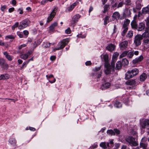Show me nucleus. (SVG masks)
<instances>
[{
	"mask_svg": "<svg viewBox=\"0 0 149 149\" xmlns=\"http://www.w3.org/2000/svg\"><path fill=\"white\" fill-rule=\"evenodd\" d=\"M31 54L30 52L29 51H28L25 54L21 55L20 57L21 58L24 60H26L28 58V56L30 55Z\"/></svg>",
	"mask_w": 149,
	"mask_h": 149,
	"instance_id": "16",
	"label": "nucleus"
},
{
	"mask_svg": "<svg viewBox=\"0 0 149 149\" xmlns=\"http://www.w3.org/2000/svg\"><path fill=\"white\" fill-rule=\"evenodd\" d=\"M112 62L111 63V68L113 69V70L114 69V68L115 67V64L114 63L116 61H114V60H112Z\"/></svg>",
	"mask_w": 149,
	"mask_h": 149,
	"instance_id": "47",
	"label": "nucleus"
},
{
	"mask_svg": "<svg viewBox=\"0 0 149 149\" xmlns=\"http://www.w3.org/2000/svg\"><path fill=\"white\" fill-rule=\"evenodd\" d=\"M149 30H148L147 27H146L145 32L141 35L142 38H149Z\"/></svg>",
	"mask_w": 149,
	"mask_h": 149,
	"instance_id": "19",
	"label": "nucleus"
},
{
	"mask_svg": "<svg viewBox=\"0 0 149 149\" xmlns=\"http://www.w3.org/2000/svg\"><path fill=\"white\" fill-rule=\"evenodd\" d=\"M145 21L146 22V27H147L148 30H149V15L147 17L146 19H145Z\"/></svg>",
	"mask_w": 149,
	"mask_h": 149,
	"instance_id": "36",
	"label": "nucleus"
},
{
	"mask_svg": "<svg viewBox=\"0 0 149 149\" xmlns=\"http://www.w3.org/2000/svg\"><path fill=\"white\" fill-rule=\"evenodd\" d=\"M86 35V34L82 35L81 33L77 35V36L78 37L81 38H85Z\"/></svg>",
	"mask_w": 149,
	"mask_h": 149,
	"instance_id": "46",
	"label": "nucleus"
},
{
	"mask_svg": "<svg viewBox=\"0 0 149 149\" xmlns=\"http://www.w3.org/2000/svg\"><path fill=\"white\" fill-rule=\"evenodd\" d=\"M109 17L108 16H106L104 18V25H106L108 22H109Z\"/></svg>",
	"mask_w": 149,
	"mask_h": 149,
	"instance_id": "40",
	"label": "nucleus"
},
{
	"mask_svg": "<svg viewBox=\"0 0 149 149\" xmlns=\"http://www.w3.org/2000/svg\"><path fill=\"white\" fill-rule=\"evenodd\" d=\"M1 68L3 70H7L9 67V66L6 61L0 65Z\"/></svg>",
	"mask_w": 149,
	"mask_h": 149,
	"instance_id": "20",
	"label": "nucleus"
},
{
	"mask_svg": "<svg viewBox=\"0 0 149 149\" xmlns=\"http://www.w3.org/2000/svg\"><path fill=\"white\" fill-rule=\"evenodd\" d=\"M134 55V52H128L127 55V57L129 58H132Z\"/></svg>",
	"mask_w": 149,
	"mask_h": 149,
	"instance_id": "39",
	"label": "nucleus"
},
{
	"mask_svg": "<svg viewBox=\"0 0 149 149\" xmlns=\"http://www.w3.org/2000/svg\"><path fill=\"white\" fill-rule=\"evenodd\" d=\"M115 47V45L111 44L107 45L106 48L109 51L111 52L114 50Z\"/></svg>",
	"mask_w": 149,
	"mask_h": 149,
	"instance_id": "11",
	"label": "nucleus"
},
{
	"mask_svg": "<svg viewBox=\"0 0 149 149\" xmlns=\"http://www.w3.org/2000/svg\"><path fill=\"white\" fill-rule=\"evenodd\" d=\"M10 78V76L8 74H1L0 76V80L7 79Z\"/></svg>",
	"mask_w": 149,
	"mask_h": 149,
	"instance_id": "24",
	"label": "nucleus"
},
{
	"mask_svg": "<svg viewBox=\"0 0 149 149\" xmlns=\"http://www.w3.org/2000/svg\"><path fill=\"white\" fill-rule=\"evenodd\" d=\"M107 133L109 134L111 136L115 135V133L114 132V131L112 130H108L107 131Z\"/></svg>",
	"mask_w": 149,
	"mask_h": 149,
	"instance_id": "38",
	"label": "nucleus"
},
{
	"mask_svg": "<svg viewBox=\"0 0 149 149\" xmlns=\"http://www.w3.org/2000/svg\"><path fill=\"white\" fill-rule=\"evenodd\" d=\"M131 70L128 71L125 74V78L126 79H128L134 77Z\"/></svg>",
	"mask_w": 149,
	"mask_h": 149,
	"instance_id": "13",
	"label": "nucleus"
},
{
	"mask_svg": "<svg viewBox=\"0 0 149 149\" xmlns=\"http://www.w3.org/2000/svg\"><path fill=\"white\" fill-rule=\"evenodd\" d=\"M69 41V40L68 38L63 39L58 43V47L53 49V51L55 52L56 50H60L63 48L68 43Z\"/></svg>",
	"mask_w": 149,
	"mask_h": 149,
	"instance_id": "1",
	"label": "nucleus"
},
{
	"mask_svg": "<svg viewBox=\"0 0 149 149\" xmlns=\"http://www.w3.org/2000/svg\"><path fill=\"white\" fill-rule=\"evenodd\" d=\"M6 38H8L10 39H13L14 38V37L12 35H8L6 36Z\"/></svg>",
	"mask_w": 149,
	"mask_h": 149,
	"instance_id": "51",
	"label": "nucleus"
},
{
	"mask_svg": "<svg viewBox=\"0 0 149 149\" xmlns=\"http://www.w3.org/2000/svg\"><path fill=\"white\" fill-rule=\"evenodd\" d=\"M9 142L13 146L16 145L17 141L15 138H10L9 140Z\"/></svg>",
	"mask_w": 149,
	"mask_h": 149,
	"instance_id": "17",
	"label": "nucleus"
},
{
	"mask_svg": "<svg viewBox=\"0 0 149 149\" xmlns=\"http://www.w3.org/2000/svg\"><path fill=\"white\" fill-rule=\"evenodd\" d=\"M112 17L115 19H119L120 17L119 13L117 12H115L113 13Z\"/></svg>",
	"mask_w": 149,
	"mask_h": 149,
	"instance_id": "29",
	"label": "nucleus"
},
{
	"mask_svg": "<svg viewBox=\"0 0 149 149\" xmlns=\"http://www.w3.org/2000/svg\"><path fill=\"white\" fill-rule=\"evenodd\" d=\"M131 71L133 74L132 75H133L134 77L138 74L139 72V70L136 68L132 69Z\"/></svg>",
	"mask_w": 149,
	"mask_h": 149,
	"instance_id": "30",
	"label": "nucleus"
},
{
	"mask_svg": "<svg viewBox=\"0 0 149 149\" xmlns=\"http://www.w3.org/2000/svg\"><path fill=\"white\" fill-rule=\"evenodd\" d=\"M56 56H51L50 58V59L51 61H53L54 60L56 59Z\"/></svg>",
	"mask_w": 149,
	"mask_h": 149,
	"instance_id": "59",
	"label": "nucleus"
},
{
	"mask_svg": "<svg viewBox=\"0 0 149 149\" xmlns=\"http://www.w3.org/2000/svg\"><path fill=\"white\" fill-rule=\"evenodd\" d=\"M147 75L145 73H143L140 76V79L141 81H144L147 78Z\"/></svg>",
	"mask_w": 149,
	"mask_h": 149,
	"instance_id": "23",
	"label": "nucleus"
},
{
	"mask_svg": "<svg viewBox=\"0 0 149 149\" xmlns=\"http://www.w3.org/2000/svg\"><path fill=\"white\" fill-rule=\"evenodd\" d=\"M127 85H133L136 84V81L133 80H130L126 82Z\"/></svg>",
	"mask_w": 149,
	"mask_h": 149,
	"instance_id": "31",
	"label": "nucleus"
},
{
	"mask_svg": "<svg viewBox=\"0 0 149 149\" xmlns=\"http://www.w3.org/2000/svg\"><path fill=\"white\" fill-rule=\"evenodd\" d=\"M71 31L70 28H68L65 31V33L68 34H70L71 32Z\"/></svg>",
	"mask_w": 149,
	"mask_h": 149,
	"instance_id": "54",
	"label": "nucleus"
},
{
	"mask_svg": "<svg viewBox=\"0 0 149 149\" xmlns=\"http://www.w3.org/2000/svg\"><path fill=\"white\" fill-rule=\"evenodd\" d=\"M124 28V30L123 31V32L122 33V35L123 36H124L125 34L127 32V30H128V27H123Z\"/></svg>",
	"mask_w": 149,
	"mask_h": 149,
	"instance_id": "43",
	"label": "nucleus"
},
{
	"mask_svg": "<svg viewBox=\"0 0 149 149\" xmlns=\"http://www.w3.org/2000/svg\"><path fill=\"white\" fill-rule=\"evenodd\" d=\"M119 53L118 52L114 53L112 56V59L114 60V61H116V58L119 56Z\"/></svg>",
	"mask_w": 149,
	"mask_h": 149,
	"instance_id": "35",
	"label": "nucleus"
},
{
	"mask_svg": "<svg viewBox=\"0 0 149 149\" xmlns=\"http://www.w3.org/2000/svg\"><path fill=\"white\" fill-rule=\"evenodd\" d=\"M143 59V56L141 55L139 57L133 59L132 61V63L134 64L139 63Z\"/></svg>",
	"mask_w": 149,
	"mask_h": 149,
	"instance_id": "8",
	"label": "nucleus"
},
{
	"mask_svg": "<svg viewBox=\"0 0 149 149\" xmlns=\"http://www.w3.org/2000/svg\"><path fill=\"white\" fill-rule=\"evenodd\" d=\"M14 9L15 8L13 7L10 8L8 9V12L9 13H11L14 10Z\"/></svg>",
	"mask_w": 149,
	"mask_h": 149,
	"instance_id": "60",
	"label": "nucleus"
},
{
	"mask_svg": "<svg viewBox=\"0 0 149 149\" xmlns=\"http://www.w3.org/2000/svg\"><path fill=\"white\" fill-rule=\"evenodd\" d=\"M125 141L131 146H136L138 145V143L135 141V139L132 136L126 137L125 139Z\"/></svg>",
	"mask_w": 149,
	"mask_h": 149,
	"instance_id": "2",
	"label": "nucleus"
},
{
	"mask_svg": "<svg viewBox=\"0 0 149 149\" xmlns=\"http://www.w3.org/2000/svg\"><path fill=\"white\" fill-rule=\"evenodd\" d=\"M133 35V33L132 31H129L127 34V37L129 38H131Z\"/></svg>",
	"mask_w": 149,
	"mask_h": 149,
	"instance_id": "45",
	"label": "nucleus"
},
{
	"mask_svg": "<svg viewBox=\"0 0 149 149\" xmlns=\"http://www.w3.org/2000/svg\"><path fill=\"white\" fill-rule=\"evenodd\" d=\"M115 149H118L120 146V144L119 143H115Z\"/></svg>",
	"mask_w": 149,
	"mask_h": 149,
	"instance_id": "53",
	"label": "nucleus"
},
{
	"mask_svg": "<svg viewBox=\"0 0 149 149\" xmlns=\"http://www.w3.org/2000/svg\"><path fill=\"white\" fill-rule=\"evenodd\" d=\"M85 64L86 65H91V61H88L85 63Z\"/></svg>",
	"mask_w": 149,
	"mask_h": 149,
	"instance_id": "62",
	"label": "nucleus"
},
{
	"mask_svg": "<svg viewBox=\"0 0 149 149\" xmlns=\"http://www.w3.org/2000/svg\"><path fill=\"white\" fill-rule=\"evenodd\" d=\"M111 85L110 84L109 82H107L102 85L100 88L102 90L107 89L110 87Z\"/></svg>",
	"mask_w": 149,
	"mask_h": 149,
	"instance_id": "18",
	"label": "nucleus"
},
{
	"mask_svg": "<svg viewBox=\"0 0 149 149\" xmlns=\"http://www.w3.org/2000/svg\"><path fill=\"white\" fill-rule=\"evenodd\" d=\"M136 8L137 9V10H140L141 8V6L139 4H137L136 7Z\"/></svg>",
	"mask_w": 149,
	"mask_h": 149,
	"instance_id": "52",
	"label": "nucleus"
},
{
	"mask_svg": "<svg viewBox=\"0 0 149 149\" xmlns=\"http://www.w3.org/2000/svg\"><path fill=\"white\" fill-rule=\"evenodd\" d=\"M3 54L6 58L9 61H11L12 59V56L9 55L7 52H3Z\"/></svg>",
	"mask_w": 149,
	"mask_h": 149,
	"instance_id": "27",
	"label": "nucleus"
},
{
	"mask_svg": "<svg viewBox=\"0 0 149 149\" xmlns=\"http://www.w3.org/2000/svg\"><path fill=\"white\" fill-rule=\"evenodd\" d=\"M31 22L28 19H26L22 21L20 23L18 28L22 29L29 26Z\"/></svg>",
	"mask_w": 149,
	"mask_h": 149,
	"instance_id": "3",
	"label": "nucleus"
},
{
	"mask_svg": "<svg viewBox=\"0 0 149 149\" xmlns=\"http://www.w3.org/2000/svg\"><path fill=\"white\" fill-rule=\"evenodd\" d=\"M130 22V20L127 19H126V21L124 22L123 26V27H127L128 25L129 24Z\"/></svg>",
	"mask_w": 149,
	"mask_h": 149,
	"instance_id": "34",
	"label": "nucleus"
},
{
	"mask_svg": "<svg viewBox=\"0 0 149 149\" xmlns=\"http://www.w3.org/2000/svg\"><path fill=\"white\" fill-rule=\"evenodd\" d=\"M137 19V15L136 14L133 18V20L132 21L131 25L132 28L134 29H136L137 28V25L136 20Z\"/></svg>",
	"mask_w": 149,
	"mask_h": 149,
	"instance_id": "7",
	"label": "nucleus"
},
{
	"mask_svg": "<svg viewBox=\"0 0 149 149\" xmlns=\"http://www.w3.org/2000/svg\"><path fill=\"white\" fill-rule=\"evenodd\" d=\"M5 61L3 58H0V65Z\"/></svg>",
	"mask_w": 149,
	"mask_h": 149,
	"instance_id": "57",
	"label": "nucleus"
},
{
	"mask_svg": "<svg viewBox=\"0 0 149 149\" xmlns=\"http://www.w3.org/2000/svg\"><path fill=\"white\" fill-rule=\"evenodd\" d=\"M18 11L19 12V13L21 14H22L23 13L22 10L21 9H18Z\"/></svg>",
	"mask_w": 149,
	"mask_h": 149,
	"instance_id": "64",
	"label": "nucleus"
},
{
	"mask_svg": "<svg viewBox=\"0 0 149 149\" xmlns=\"http://www.w3.org/2000/svg\"><path fill=\"white\" fill-rule=\"evenodd\" d=\"M140 146L141 147L144 148L147 146V145L144 143H140Z\"/></svg>",
	"mask_w": 149,
	"mask_h": 149,
	"instance_id": "50",
	"label": "nucleus"
},
{
	"mask_svg": "<svg viewBox=\"0 0 149 149\" xmlns=\"http://www.w3.org/2000/svg\"><path fill=\"white\" fill-rule=\"evenodd\" d=\"M57 24L58 23L57 22H54L49 26V29L51 31L53 30L54 29V27L57 26Z\"/></svg>",
	"mask_w": 149,
	"mask_h": 149,
	"instance_id": "33",
	"label": "nucleus"
},
{
	"mask_svg": "<svg viewBox=\"0 0 149 149\" xmlns=\"http://www.w3.org/2000/svg\"><path fill=\"white\" fill-rule=\"evenodd\" d=\"M48 2L47 0H43L41 2V3L42 5H44L45 3Z\"/></svg>",
	"mask_w": 149,
	"mask_h": 149,
	"instance_id": "58",
	"label": "nucleus"
},
{
	"mask_svg": "<svg viewBox=\"0 0 149 149\" xmlns=\"http://www.w3.org/2000/svg\"><path fill=\"white\" fill-rule=\"evenodd\" d=\"M143 44L144 49H147L149 48V37L143 39Z\"/></svg>",
	"mask_w": 149,
	"mask_h": 149,
	"instance_id": "9",
	"label": "nucleus"
},
{
	"mask_svg": "<svg viewBox=\"0 0 149 149\" xmlns=\"http://www.w3.org/2000/svg\"><path fill=\"white\" fill-rule=\"evenodd\" d=\"M128 51H125L124 52L120 55V57L121 58H122L124 57H125L127 55L128 53Z\"/></svg>",
	"mask_w": 149,
	"mask_h": 149,
	"instance_id": "41",
	"label": "nucleus"
},
{
	"mask_svg": "<svg viewBox=\"0 0 149 149\" xmlns=\"http://www.w3.org/2000/svg\"><path fill=\"white\" fill-rule=\"evenodd\" d=\"M81 16L79 14H77L73 16L71 21H70L71 25L74 26L76 23L78 21V19L80 18Z\"/></svg>",
	"mask_w": 149,
	"mask_h": 149,
	"instance_id": "5",
	"label": "nucleus"
},
{
	"mask_svg": "<svg viewBox=\"0 0 149 149\" xmlns=\"http://www.w3.org/2000/svg\"><path fill=\"white\" fill-rule=\"evenodd\" d=\"M7 8V6L6 5L1 6V10L2 11H4Z\"/></svg>",
	"mask_w": 149,
	"mask_h": 149,
	"instance_id": "49",
	"label": "nucleus"
},
{
	"mask_svg": "<svg viewBox=\"0 0 149 149\" xmlns=\"http://www.w3.org/2000/svg\"><path fill=\"white\" fill-rule=\"evenodd\" d=\"M114 131L115 134L116 133L117 135L119 134L120 133V131L117 129H114Z\"/></svg>",
	"mask_w": 149,
	"mask_h": 149,
	"instance_id": "48",
	"label": "nucleus"
},
{
	"mask_svg": "<svg viewBox=\"0 0 149 149\" xmlns=\"http://www.w3.org/2000/svg\"><path fill=\"white\" fill-rule=\"evenodd\" d=\"M123 4V3L122 2H120L118 5L117 7L118 8H119L122 7Z\"/></svg>",
	"mask_w": 149,
	"mask_h": 149,
	"instance_id": "55",
	"label": "nucleus"
},
{
	"mask_svg": "<svg viewBox=\"0 0 149 149\" xmlns=\"http://www.w3.org/2000/svg\"><path fill=\"white\" fill-rule=\"evenodd\" d=\"M19 25V22H16L15 23L14 25L12 26L11 28L12 30H14L15 28L17 27Z\"/></svg>",
	"mask_w": 149,
	"mask_h": 149,
	"instance_id": "44",
	"label": "nucleus"
},
{
	"mask_svg": "<svg viewBox=\"0 0 149 149\" xmlns=\"http://www.w3.org/2000/svg\"><path fill=\"white\" fill-rule=\"evenodd\" d=\"M114 106L117 108H120L122 107V104L119 102L116 101L114 104Z\"/></svg>",
	"mask_w": 149,
	"mask_h": 149,
	"instance_id": "37",
	"label": "nucleus"
},
{
	"mask_svg": "<svg viewBox=\"0 0 149 149\" xmlns=\"http://www.w3.org/2000/svg\"><path fill=\"white\" fill-rule=\"evenodd\" d=\"M108 7L109 6L108 5H105L104 6V9L107 11Z\"/></svg>",
	"mask_w": 149,
	"mask_h": 149,
	"instance_id": "63",
	"label": "nucleus"
},
{
	"mask_svg": "<svg viewBox=\"0 0 149 149\" xmlns=\"http://www.w3.org/2000/svg\"><path fill=\"white\" fill-rule=\"evenodd\" d=\"M143 39L141 35L139 34L136 35L134 40V43L136 46L141 45V40Z\"/></svg>",
	"mask_w": 149,
	"mask_h": 149,
	"instance_id": "4",
	"label": "nucleus"
},
{
	"mask_svg": "<svg viewBox=\"0 0 149 149\" xmlns=\"http://www.w3.org/2000/svg\"><path fill=\"white\" fill-rule=\"evenodd\" d=\"M103 56V59L105 62V66L109 64L108 63V56L107 55L105 54L104 55H102L101 57L102 58V56Z\"/></svg>",
	"mask_w": 149,
	"mask_h": 149,
	"instance_id": "15",
	"label": "nucleus"
},
{
	"mask_svg": "<svg viewBox=\"0 0 149 149\" xmlns=\"http://www.w3.org/2000/svg\"><path fill=\"white\" fill-rule=\"evenodd\" d=\"M106 68V69L105 70L104 72L106 74H110L111 71V70H113L112 68H111L109 64H108L107 65L105 66Z\"/></svg>",
	"mask_w": 149,
	"mask_h": 149,
	"instance_id": "14",
	"label": "nucleus"
},
{
	"mask_svg": "<svg viewBox=\"0 0 149 149\" xmlns=\"http://www.w3.org/2000/svg\"><path fill=\"white\" fill-rule=\"evenodd\" d=\"M122 67V63L121 61H119L117 62L116 64V68L117 70H119Z\"/></svg>",
	"mask_w": 149,
	"mask_h": 149,
	"instance_id": "32",
	"label": "nucleus"
},
{
	"mask_svg": "<svg viewBox=\"0 0 149 149\" xmlns=\"http://www.w3.org/2000/svg\"><path fill=\"white\" fill-rule=\"evenodd\" d=\"M57 11V8L56 7L54 8L50 14L49 16L47 18V23H48L52 20L53 18L54 17Z\"/></svg>",
	"mask_w": 149,
	"mask_h": 149,
	"instance_id": "6",
	"label": "nucleus"
},
{
	"mask_svg": "<svg viewBox=\"0 0 149 149\" xmlns=\"http://www.w3.org/2000/svg\"><path fill=\"white\" fill-rule=\"evenodd\" d=\"M149 120H148L146 119L142 121L141 124V127L144 128H145L147 125H148V122Z\"/></svg>",
	"mask_w": 149,
	"mask_h": 149,
	"instance_id": "21",
	"label": "nucleus"
},
{
	"mask_svg": "<svg viewBox=\"0 0 149 149\" xmlns=\"http://www.w3.org/2000/svg\"><path fill=\"white\" fill-rule=\"evenodd\" d=\"M145 24L144 23H140L139 25L138 30V31H141L145 29Z\"/></svg>",
	"mask_w": 149,
	"mask_h": 149,
	"instance_id": "22",
	"label": "nucleus"
},
{
	"mask_svg": "<svg viewBox=\"0 0 149 149\" xmlns=\"http://www.w3.org/2000/svg\"><path fill=\"white\" fill-rule=\"evenodd\" d=\"M124 14L126 17L129 16L131 14L130 10L128 8L125 9L124 11Z\"/></svg>",
	"mask_w": 149,
	"mask_h": 149,
	"instance_id": "26",
	"label": "nucleus"
},
{
	"mask_svg": "<svg viewBox=\"0 0 149 149\" xmlns=\"http://www.w3.org/2000/svg\"><path fill=\"white\" fill-rule=\"evenodd\" d=\"M142 13L144 14L149 13V7H146L143 8L142 9Z\"/></svg>",
	"mask_w": 149,
	"mask_h": 149,
	"instance_id": "28",
	"label": "nucleus"
},
{
	"mask_svg": "<svg viewBox=\"0 0 149 149\" xmlns=\"http://www.w3.org/2000/svg\"><path fill=\"white\" fill-rule=\"evenodd\" d=\"M129 62L128 60L125 58L123 59L122 60V64L125 65L128 64Z\"/></svg>",
	"mask_w": 149,
	"mask_h": 149,
	"instance_id": "42",
	"label": "nucleus"
},
{
	"mask_svg": "<svg viewBox=\"0 0 149 149\" xmlns=\"http://www.w3.org/2000/svg\"><path fill=\"white\" fill-rule=\"evenodd\" d=\"M26 46V45L25 44H22L18 47V49H21L22 48Z\"/></svg>",
	"mask_w": 149,
	"mask_h": 149,
	"instance_id": "56",
	"label": "nucleus"
},
{
	"mask_svg": "<svg viewBox=\"0 0 149 149\" xmlns=\"http://www.w3.org/2000/svg\"><path fill=\"white\" fill-rule=\"evenodd\" d=\"M78 2H75L73 3L69 7H68V10L69 11H71L74 8V6H75L77 4H78Z\"/></svg>",
	"mask_w": 149,
	"mask_h": 149,
	"instance_id": "25",
	"label": "nucleus"
},
{
	"mask_svg": "<svg viewBox=\"0 0 149 149\" xmlns=\"http://www.w3.org/2000/svg\"><path fill=\"white\" fill-rule=\"evenodd\" d=\"M128 45V42L127 41H124L120 43L119 46L121 50H123L126 49Z\"/></svg>",
	"mask_w": 149,
	"mask_h": 149,
	"instance_id": "10",
	"label": "nucleus"
},
{
	"mask_svg": "<svg viewBox=\"0 0 149 149\" xmlns=\"http://www.w3.org/2000/svg\"><path fill=\"white\" fill-rule=\"evenodd\" d=\"M17 34L19 36V37L20 38H22L23 37V35L20 32H17Z\"/></svg>",
	"mask_w": 149,
	"mask_h": 149,
	"instance_id": "61",
	"label": "nucleus"
},
{
	"mask_svg": "<svg viewBox=\"0 0 149 149\" xmlns=\"http://www.w3.org/2000/svg\"><path fill=\"white\" fill-rule=\"evenodd\" d=\"M100 146L104 149H106L109 147V143L106 142H102L100 143Z\"/></svg>",
	"mask_w": 149,
	"mask_h": 149,
	"instance_id": "12",
	"label": "nucleus"
}]
</instances>
